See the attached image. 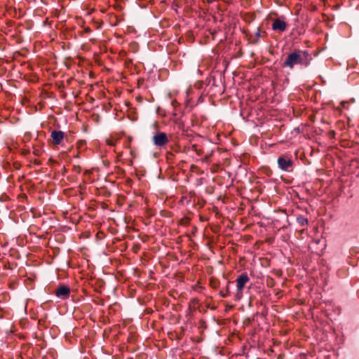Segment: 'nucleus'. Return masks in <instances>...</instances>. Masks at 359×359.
Here are the masks:
<instances>
[{
  "label": "nucleus",
  "instance_id": "1",
  "mask_svg": "<svg viewBox=\"0 0 359 359\" xmlns=\"http://www.w3.org/2000/svg\"><path fill=\"white\" fill-rule=\"evenodd\" d=\"M309 55L306 51H294L290 53L283 63L284 67L292 69L297 65H307Z\"/></svg>",
  "mask_w": 359,
  "mask_h": 359
},
{
  "label": "nucleus",
  "instance_id": "2",
  "mask_svg": "<svg viewBox=\"0 0 359 359\" xmlns=\"http://www.w3.org/2000/svg\"><path fill=\"white\" fill-rule=\"evenodd\" d=\"M153 142L156 146L162 147L168 143V139L165 133H158L153 137Z\"/></svg>",
  "mask_w": 359,
  "mask_h": 359
},
{
  "label": "nucleus",
  "instance_id": "3",
  "mask_svg": "<svg viewBox=\"0 0 359 359\" xmlns=\"http://www.w3.org/2000/svg\"><path fill=\"white\" fill-rule=\"evenodd\" d=\"M250 280L246 273H242L236 279V287L238 293H242L245 285Z\"/></svg>",
  "mask_w": 359,
  "mask_h": 359
},
{
  "label": "nucleus",
  "instance_id": "4",
  "mask_svg": "<svg viewBox=\"0 0 359 359\" xmlns=\"http://www.w3.org/2000/svg\"><path fill=\"white\" fill-rule=\"evenodd\" d=\"M70 289L66 285H60L55 291V294L57 297L62 299H66L69 297Z\"/></svg>",
  "mask_w": 359,
  "mask_h": 359
},
{
  "label": "nucleus",
  "instance_id": "5",
  "mask_svg": "<svg viewBox=\"0 0 359 359\" xmlns=\"http://www.w3.org/2000/svg\"><path fill=\"white\" fill-rule=\"evenodd\" d=\"M278 164L279 168L283 170H289V168L292 165V161L290 158H286L280 156L278 159Z\"/></svg>",
  "mask_w": 359,
  "mask_h": 359
},
{
  "label": "nucleus",
  "instance_id": "6",
  "mask_svg": "<svg viewBox=\"0 0 359 359\" xmlns=\"http://www.w3.org/2000/svg\"><path fill=\"white\" fill-rule=\"evenodd\" d=\"M286 27H287L286 23L284 21H283L278 18L276 19L272 25L273 29L278 30L279 32L285 31L286 29Z\"/></svg>",
  "mask_w": 359,
  "mask_h": 359
},
{
  "label": "nucleus",
  "instance_id": "7",
  "mask_svg": "<svg viewBox=\"0 0 359 359\" xmlns=\"http://www.w3.org/2000/svg\"><path fill=\"white\" fill-rule=\"evenodd\" d=\"M51 137L55 144H59L64 138V133L62 131L53 130L51 133Z\"/></svg>",
  "mask_w": 359,
  "mask_h": 359
},
{
  "label": "nucleus",
  "instance_id": "8",
  "mask_svg": "<svg viewBox=\"0 0 359 359\" xmlns=\"http://www.w3.org/2000/svg\"><path fill=\"white\" fill-rule=\"evenodd\" d=\"M297 222L302 225L304 226L307 224V219L304 217H298Z\"/></svg>",
  "mask_w": 359,
  "mask_h": 359
},
{
  "label": "nucleus",
  "instance_id": "9",
  "mask_svg": "<svg viewBox=\"0 0 359 359\" xmlns=\"http://www.w3.org/2000/svg\"><path fill=\"white\" fill-rule=\"evenodd\" d=\"M106 142H107V144L108 145L114 146L115 144L114 141L113 140H111V139H107L106 140Z\"/></svg>",
  "mask_w": 359,
  "mask_h": 359
}]
</instances>
